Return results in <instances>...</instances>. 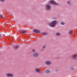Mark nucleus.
I'll return each instance as SVG.
<instances>
[{
    "label": "nucleus",
    "mask_w": 77,
    "mask_h": 77,
    "mask_svg": "<svg viewBox=\"0 0 77 77\" xmlns=\"http://www.w3.org/2000/svg\"><path fill=\"white\" fill-rule=\"evenodd\" d=\"M58 24V22L57 20L53 21L51 22L48 23V25L52 27H56V25Z\"/></svg>",
    "instance_id": "1"
},
{
    "label": "nucleus",
    "mask_w": 77,
    "mask_h": 77,
    "mask_svg": "<svg viewBox=\"0 0 77 77\" xmlns=\"http://www.w3.org/2000/svg\"><path fill=\"white\" fill-rule=\"evenodd\" d=\"M49 3H51V4H53L54 5H58L59 4L58 3H56L53 0H50L49 1Z\"/></svg>",
    "instance_id": "2"
},
{
    "label": "nucleus",
    "mask_w": 77,
    "mask_h": 77,
    "mask_svg": "<svg viewBox=\"0 0 77 77\" xmlns=\"http://www.w3.org/2000/svg\"><path fill=\"white\" fill-rule=\"evenodd\" d=\"M6 77H12L14 76V74L11 73H8L6 75Z\"/></svg>",
    "instance_id": "3"
},
{
    "label": "nucleus",
    "mask_w": 77,
    "mask_h": 77,
    "mask_svg": "<svg viewBox=\"0 0 77 77\" xmlns=\"http://www.w3.org/2000/svg\"><path fill=\"white\" fill-rule=\"evenodd\" d=\"M50 9H51V6L49 5H46L45 7V9L47 10V11H49L50 10Z\"/></svg>",
    "instance_id": "4"
},
{
    "label": "nucleus",
    "mask_w": 77,
    "mask_h": 77,
    "mask_svg": "<svg viewBox=\"0 0 77 77\" xmlns=\"http://www.w3.org/2000/svg\"><path fill=\"white\" fill-rule=\"evenodd\" d=\"M72 59L73 60L75 59L77 57V54H75L72 55Z\"/></svg>",
    "instance_id": "5"
},
{
    "label": "nucleus",
    "mask_w": 77,
    "mask_h": 77,
    "mask_svg": "<svg viewBox=\"0 0 77 77\" xmlns=\"http://www.w3.org/2000/svg\"><path fill=\"white\" fill-rule=\"evenodd\" d=\"M33 56L35 57H36L39 56V53L35 52L33 54Z\"/></svg>",
    "instance_id": "6"
},
{
    "label": "nucleus",
    "mask_w": 77,
    "mask_h": 77,
    "mask_svg": "<svg viewBox=\"0 0 77 77\" xmlns=\"http://www.w3.org/2000/svg\"><path fill=\"white\" fill-rule=\"evenodd\" d=\"M45 63L47 65H50L51 64V62L50 61H46L45 62Z\"/></svg>",
    "instance_id": "7"
},
{
    "label": "nucleus",
    "mask_w": 77,
    "mask_h": 77,
    "mask_svg": "<svg viewBox=\"0 0 77 77\" xmlns=\"http://www.w3.org/2000/svg\"><path fill=\"white\" fill-rule=\"evenodd\" d=\"M35 71L37 73L38 72H41V70L39 69V68H36L35 69Z\"/></svg>",
    "instance_id": "8"
},
{
    "label": "nucleus",
    "mask_w": 77,
    "mask_h": 77,
    "mask_svg": "<svg viewBox=\"0 0 77 77\" xmlns=\"http://www.w3.org/2000/svg\"><path fill=\"white\" fill-rule=\"evenodd\" d=\"M20 46L19 45H16L14 46V49L15 50H17V49H18V48Z\"/></svg>",
    "instance_id": "9"
},
{
    "label": "nucleus",
    "mask_w": 77,
    "mask_h": 77,
    "mask_svg": "<svg viewBox=\"0 0 77 77\" xmlns=\"http://www.w3.org/2000/svg\"><path fill=\"white\" fill-rule=\"evenodd\" d=\"M33 32H34L35 33H39L40 32L39 30L36 29H34L33 30Z\"/></svg>",
    "instance_id": "10"
},
{
    "label": "nucleus",
    "mask_w": 77,
    "mask_h": 77,
    "mask_svg": "<svg viewBox=\"0 0 77 77\" xmlns=\"http://www.w3.org/2000/svg\"><path fill=\"white\" fill-rule=\"evenodd\" d=\"M20 32L24 34L25 33H26V31L24 30H22L20 31Z\"/></svg>",
    "instance_id": "11"
},
{
    "label": "nucleus",
    "mask_w": 77,
    "mask_h": 77,
    "mask_svg": "<svg viewBox=\"0 0 77 77\" xmlns=\"http://www.w3.org/2000/svg\"><path fill=\"white\" fill-rule=\"evenodd\" d=\"M55 35L56 36H59L60 35V33L59 32H57L55 33Z\"/></svg>",
    "instance_id": "12"
},
{
    "label": "nucleus",
    "mask_w": 77,
    "mask_h": 77,
    "mask_svg": "<svg viewBox=\"0 0 77 77\" xmlns=\"http://www.w3.org/2000/svg\"><path fill=\"white\" fill-rule=\"evenodd\" d=\"M72 31L70 30L69 32V35H72Z\"/></svg>",
    "instance_id": "13"
},
{
    "label": "nucleus",
    "mask_w": 77,
    "mask_h": 77,
    "mask_svg": "<svg viewBox=\"0 0 77 77\" xmlns=\"http://www.w3.org/2000/svg\"><path fill=\"white\" fill-rule=\"evenodd\" d=\"M43 35H47L48 34V33L47 32H44L42 33Z\"/></svg>",
    "instance_id": "14"
},
{
    "label": "nucleus",
    "mask_w": 77,
    "mask_h": 77,
    "mask_svg": "<svg viewBox=\"0 0 77 77\" xmlns=\"http://www.w3.org/2000/svg\"><path fill=\"white\" fill-rule=\"evenodd\" d=\"M50 71L49 70H46V74H48V73H50Z\"/></svg>",
    "instance_id": "15"
},
{
    "label": "nucleus",
    "mask_w": 77,
    "mask_h": 77,
    "mask_svg": "<svg viewBox=\"0 0 77 77\" xmlns=\"http://www.w3.org/2000/svg\"><path fill=\"white\" fill-rule=\"evenodd\" d=\"M70 70H74V68L73 67H70Z\"/></svg>",
    "instance_id": "16"
},
{
    "label": "nucleus",
    "mask_w": 77,
    "mask_h": 77,
    "mask_svg": "<svg viewBox=\"0 0 77 77\" xmlns=\"http://www.w3.org/2000/svg\"><path fill=\"white\" fill-rule=\"evenodd\" d=\"M60 24L61 25H65V23L63 22H61L60 23Z\"/></svg>",
    "instance_id": "17"
},
{
    "label": "nucleus",
    "mask_w": 77,
    "mask_h": 77,
    "mask_svg": "<svg viewBox=\"0 0 77 77\" xmlns=\"http://www.w3.org/2000/svg\"><path fill=\"white\" fill-rule=\"evenodd\" d=\"M67 4H68L69 5H71V4L69 1H67Z\"/></svg>",
    "instance_id": "18"
},
{
    "label": "nucleus",
    "mask_w": 77,
    "mask_h": 77,
    "mask_svg": "<svg viewBox=\"0 0 77 77\" xmlns=\"http://www.w3.org/2000/svg\"><path fill=\"white\" fill-rule=\"evenodd\" d=\"M0 17L1 18H3V17H4V14H3L2 15H0Z\"/></svg>",
    "instance_id": "19"
},
{
    "label": "nucleus",
    "mask_w": 77,
    "mask_h": 77,
    "mask_svg": "<svg viewBox=\"0 0 77 77\" xmlns=\"http://www.w3.org/2000/svg\"><path fill=\"white\" fill-rule=\"evenodd\" d=\"M45 47H46V46H44L42 48H43V49H44V48H45Z\"/></svg>",
    "instance_id": "20"
},
{
    "label": "nucleus",
    "mask_w": 77,
    "mask_h": 77,
    "mask_svg": "<svg viewBox=\"0 0 77 77\" xmlns=\"http://www.w3.org/2000/svg\"><path fill=\"white\" fill-rule=\"evenodd\" d=\"M0 1L2 2H5V0H0Z\"/></svg>",
    "instance_id": "21"
},
{
    "label": "nucleus",
    "mask_w": 77,
    "mask_h": 77,
    "mask_svg": "<svg viewBox=\"0 0 77 77\" xmlns=\"http://www.w3.org/2000/svg\"><path fill=\"white\" fill-rule=\"evenodd\" d=\"M32 52H35V50L34 49H33L32 50Z\"/></svg>",
    "instance_id": "22"
},
{
    "label": "nucleus",
    "mask_w": 77,
    "mask_h": 77,
    "mask_svg": "<svg viewBox=\"0 0 77 77\" xmlns=\"http://www.w3.org/2000/svg\"><path fill=\"white\" fill-rule=\"evenodd\" d=\"M2 37V35L1 34H0V38Z\"/></svg>",
    "instance_id": "23"
}]
</instances>
